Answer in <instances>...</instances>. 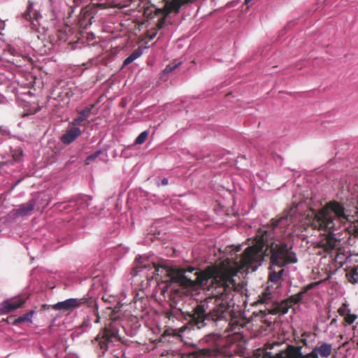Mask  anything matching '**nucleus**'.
I'll return each instance as SVG.
<instances>
[{
	"instance_id": "obj_7",
	"label": "nucleus",
	"mask_w": 358,
	"mask_h": 358,
	"mask_svg": "<svg viewBox=\"0 0 358 358\" xmlns=\"http://www.w3.org/2000/svg\"><path fill=\"white\" fill-rule=\"evenodd\" d=\"M262 354L263 358H319L315 352L313 350L310 353L303 355L299 349L293 346L290 347L289 350L285 353L277 354L275 357H271L268 352L259 349L255 353L256 356H261Z\"/></svg>"
},
{
	"instance_id": "obj_3",
	"label": "nucleus",
	"mask_w": 358,
	"mask_h": 358,
	"mask_svg": "<svg viewBox=\"0 0 358 358\" xmlns=\"http://www.w3.org/2000/svg\"><path fill=\"white\" fill-rule=\"evenodd\" d=\"M311 211V227L327 233V236L320 242V247L322 248L324 252L330 253L337 247L338 243L334 231L348 221L349 215L343 204L337 201L327 202L320 209Z\"/></svg>"
},
{
	"instance_id": "obj_27",
	"label": "nucleus",
	"mask_w": 358,
	"mask_h": 358,
	"mask_svg": "<svg viewBox=\"0 0 358 358\" xmlns=\"http://www.w3.org/2000/svg\"><path fill=\"white\" fill-rule=\"evenodd\" d=\"M338 312L340 315L345 317L348 313H350V310L348 308L346 303H343L342 306L338 308Z\"/></svg>"
},
{
	"instance_id": "obj_5",
	"label": "nucleus",
	"mask_w": 358,
	"mask_h": 358,
	"mask_svg": "<svg viewBox=\"0 0 358 358\" xmlns=\"http://www.w3.org/2000/svg\"><path fill=\"white\" fill-rule=\"evenodd\" d=\"M136 266L131 271V274L133 275H137L139 269L141 268H148L150 270H152V275L151 278H155L156 280L158 281V290L160 292V294L163 296L165 295L168 289L171 286L173 283H176L171 278V277L169 275H166V274L162 273L159 272V274H157V272L155 271L154 268H152V265H156L155 263L150 264L148 259L145 257H143L141 256H137L135 259Z\"/></svg>"
},
{
	"instance_id": "obj_19",
	"label": "nucleus",
	"mask_w": 358,
	"mask_h": 358,
	"mask_svg": "<svg viewBox=\"0 0 358 358\" xmlns=\"http://www.w3.org/2000/svg\"><path fill=\"white\" fill-rule=\"evenodd\" d=\"M311 287H313L312 284L309 285L306 288L304 289L303 291L300 292L299 293H298L296 294L292 295L290 297H289L288 299H287L286 301H287V303L290 305V308L293 305L298 303L302 299L303 294L305 292H306L308 291V289Z\"/></svg>"
},
{
	"instance_id": "obj_20",
	"label": "nucleus",
	"mask_w": 358,
	"mask_h": 358,
	"mask_svg": "<svg viewBox=\"0 0 358 358\" xmlns=\"http://www.w3.org/2000/svg\"><path fill=\"white\" fill-rule=\"evenodd\" d=\"M258 302L260 303L270 305V307L271 306V304L274 303L273 301V295L268 288L259 296Z\"/></svg>"
},
{
	"instance_id": "obj_18",
	"label": "nucleus",
	"mask_w": 358,
	"mask_h": 358,
	"mask_svg": "<svg viewBox=\"0 0 358 358\" xmlns=\"http://www.w3.org/2000/svg\"><path fill=\"white\" fill-rule=\"evenodd\" d=\"M35 199H31L27 203L21 205L19 208L16 210V213L19 215H29L35 207Z\"/></svg>"
},
{
	"instance_id": "obj_16",
	"label": "nucleus",
	"mask_w": 358,
	"mask_h": 358,
	"mask_svg": "<svg viewBox=\"0 0 358 358\" xmlns=\"http://www.w3.org/2000/svg\"><path fill=\"white\" fill-rule=\"evenodd\" d=\"M284 266H273V265L271 264L270 266V273H269V277H268V279L270 281L273 282H278L280 279H281V277L284 273V268H283Z\"/></svg>"
},
{
	"instance_id": "obj_8",
	"label": "nucleus",
	"mask_w": 358,
	"mask_h": 358,
	"mask_svg": "<svg viewBox=\"0 0 358 358\" xmlns=\"http://www.w3.org/2000/svg\"><path fill=\"white\" fill-rule=\"evenodd\" d=\"M183 0H172L170 2H167L163 10L154 8L156 15L162 14L163 16L157 22L158 29H162L165 24L166 17L171 13L175 12L178 13L180 10V7L184 5Z\"/></svg>"
},
{
	"instance_id": "obj_17",
	"label": "nucleus",
	"mask_w": 358,
	"mask_h": 358,
	"mask_svg": "<svg viewBox=\"0 0 358 358\" xmlns=\"http://www.w3.org/2000/svg\"><path fill=\"white\" fill-rule=\"evenodd\" d=\"M313 350L317 356L320 355V357L327 358L331 354L332 345L327 343H323L321 345L314 348Z\"/></svg>"
},
{
	"instance_id": "obj_4",
	"label": "nucleus",
	"mask_w": 358,
	"mask_h": 358,
	"mask_svg": "<svg viewBox=\"0 0 358 358\" xmlns=\"http://www.w3.org/2000/svg\"><path fill=\"white\" fill-rule=\"evenodd\" d=\"M232 292L215 297L217 300L219 299L221 301L217 303L208 313L206 312L204 305H197L192 313L187 314L185 318L188 320V324L196 327L197 329H201L206 325V321L227 322L229 320V330L231 331L239 330L244 326L245 322L243 320L232 317L230 310L231 305L228 301Z\"/></svg>"
},
{
	"instance_id": "obj_23",
	"label": "nucleus",
	"mask_w": 358,
	"mask_h": 358,
	"mask_svg": "<svg viewBox=\"0 0 358 358\" xmlns=\"http://www.w3.org/2000/svg\"><path fill=\"white\" fill-rule=\"evenodd\" d=\"M33 313V311H30L29 313H27L22 316H20L19 317L14 320L13 324H18L23 322H31Z\"/></svg>"
},
{
	"instance_id": "obj_44",
	"label": "nucleus",
	"mask_w": 358,
	"mask_h": 358,
	"mask_svg": "<svg viewBox=\"0 0 358 358\" xmlns=\"http://www.w3.org/2000/svg\"><path fill=\"white\" fill-rule=\"evenodd\" d=\"M357 345H358V342H357Z\"/></svg>"
},
{
	"instance_id": "obj_21",
	"label": "nucleus",
	"mask_w": 358,
	"mask_h": 358,
	"mask_svg": "<svg viewBox=\"0 0 358 358\" xmlns=\"http://www.w3.org/2000/svg\"><path fill=\"white\" fill-rule=\"evenodd\" d=\"M346 278L352 284L358 283V265L347 271Z\"/></svg>"
},
{
	"instance_id": "obj_22",
	"label": "nucleus",
	"mask_w": 358,
	"mask_h": 358,
	"mask_svg": "<svg viewBox=\"0 0 358 358\" xmlns=\"http://www.w3.org/2000/svg\"><path fill=\"white\" fill-rule=\"evenodd\" d=\"M211 355V351L208 348L198 349L190 354L191 358H208Z\"/></svg>"
},
{
	"instance_id": "obj_42",
	"label": "nucleus",
	"mask_w": 358,
	"mask_h": 358,
	"mask_svg": "<svg viewBox=\"0 0 358 358\" xmlns=\"http://www.w3.org/2000/svg\"><path fill=\"white\" fill-rule=\"evenodd\" d=\"M21 180H19L16 182V183L15 184V185H16L17 184H18L20 182Z\"/></svg>"
},
{
	"instance_id": "obj_29",
	"label": "nucleus",
	"mask_w": 358,
	"mask_h": 358,
	"mask_svg": "<svg viewBox=\"0 0 358 358\" xmlns=\"http://www.w3.org/2000/svg\"><path fill=\"white\" fill-rule=\"evenodd\" d=\"M142 54L141 50L138 48L137 50H135L129 56L132 58L133 61L138 58Z\"/></svg>"
},
{
	"instance_id": "obj_14",
	"label": "nucleus",
	"mask_w": 358,
	"mask_h": 358,
	"mask_svg": "<svg viewBox=\"0 0 358 358\" xmlns=\"http://www.w3.org/2000/svg\"><path fill=\"white\" fill-rule=\"evenodd\" d=\"M290 308V305L287 303V301L284 300L280 303L274 302L271 304V306L266 308L268 313L272 315L275 314H285Z\"/></svg>"
},
{
	"instance_id": "obj_34",
	"label": "nucleus",
	"mask_w": 358,
	"mask_h": 358,
	"mask_svg": "<svg viewBox=\"0 0 358 358\" xmlns=\"http://www.w3.org/2000/svg\"><path fill=\"white\" fill-rule=\"evenodd\" d=\"M87 200H88L87 196H83L80 199V200L78 201V204H81L83 203V201L86 202Z\"/></svg>"
},
{
	"instance_id": "obj_9",
	"label": "nucleus",
	"mask_w": 358,
	"mask_h": 358,
	"mask_svg": "<svg viewBox=\"0 0 358 358\" xmlns=\"http://www.w3.org/2000/svg\"><path fill=\"white\" fill-rule=\"evenodd\" d=\"M23 17L31 22V29L37 32H40V29L44 30L45 27L41 22L42 20L41 15L36 10L33 9V3L29 1L27 10L23 13Z\"/></svg>"
},
{
	"instance_id": "obj_32",
	"label": "nucleus",
	"mask_w": 358,
	"mask_h": 358,
	"mask_svg": "<svg viewBox=\"0 0 358 358\" xmlns=\"http://www.w3.org/2000/svg\"><path fill=\"white\" fill-rule=\"evenodd\" d=\"M134 62V61H133L132 58H131V57H130V56H129V57H127L124 59V62H123V64H124V66H127V65H128V64H131V62Z\"/></svg>"
},
{
	"instance_id": "obj_28",
	"label": "nucleus",
	"mask_w": 358,
	"mask_h": 358,
	"mask_svg": "<svg viewBox=\"0 0 358 358\" xmlns=\"http://www.w3.org/2000/svg\"><path fill=\"white\" fill-rule=\"evenodd\" d=\"M101 153V151L98 150L94 152L93 154L88 156L86 159V164H89L92 161L94 160L96 158H97L99 155Z\"/></svg>"
},
{
	"instance_id": "obj_25",
	"label": "nucleus",
	"mask_w": 358,
	"mask_h": 358,
	"mask_svg": "<svg viewBox=\"0 0 358 358\" xmlns=\"http://www.w3.org/2000/svg\"><path fill=\"white\" fill-rule=\"evenodd\" d=\"M159 29H158L157 24L156 28L149 29L147 31V32H146L147 37L149 38L150 40L153 39L156 36V35L157 34V31Z\"/></svg>"
},
{
	"instance_id": "obj_31",
	"label": "nucleus",
	"mask_w": 358,
	"mask_h": 358,
	"mask_svg": "<svg viewBox=\"0 0 358 358\" xmlns=\"http://www.w3.org/2000/svg\"><path fill=\"white\" fill-rule=\"evenodd\" d=\"M351 232L355 237H358V222L352 228Z\"/></svg>"
},
{
	"instance_id": "obj_37",
	"label": "nucleus",
	"mask_w": 358,
	"mask_h": 358,
	"mask_svg": "<svg viewBox=\"0 0 358 358\" xmlns=\"http://www.w3.org/2000/svg\"><path fill=\"white\" fill-rule=\"evenodd\" d=\"M96 319L95 322H96V323H99V322H100V316H99V313H96Z\"/></svg>"
},
{
	"instance_id": "obj_26",
	"label": "nucleus",
	"mask_w": 358,
	"mask_h": 358,
	"mask_svg": "<svg viewBox=\"0 0 358 358\" xmlns=\"http://www.w3.org/2000/svg\"><path fill=\"white\" fill-rule=\"evenodd\" d=\"M357 315H354V314H350V313H348L345 316V322L348 324H352L355 321V320L357 319Z\"/></svg>"
},
{
	"instance_id": "obj_43",
	"label": "nucleus",
	"mask_w": 358,
	"mask_h": 358,
	"mask_svg": "<svg viewBox=\"0 0 358 358\" xmlns=\"http://www.w3.org/2000/svg\"><path fill=\"white\" fill-rule=\"evenodd\" d=\"M130 3L133 2V1H136V0H129Z\"/></svg>"
},
{
	"instance_id": "obj_39",
	"label": "nucleus",
	"mask_w": 358,
	"mask_h": 358,
	"mask_svg": "<svg viewBox=\"0 0 358 358\" xmlns=\"http://www.w3.org/2000/svg\"><path fill=\"white\" fill-rule=\"evenodd\" d=\"M148 10H149V8L145 9V11H144V14H145V15H150V13H148Z\"/></svg>"
},
{
	"instance_id": "obj_15",
	"label": "nucleus",
	"mask_w": 358,
	"mask_h": 358,
	"mask_svg": "<svg viewBox=\"0 0 358 358\" xmlns=\"http://www.w3.org/2000/svg\"><path fill=\"white\" fill-rule=\"evenodd\" d=\"M93 108L94 105H92L90 107H86L83 110L79 111L78 117L74 119L71 122V124L73 126L81 125L82 122L85 121L90 116Z\"/></svg>"
},
{
	"instance_id": "obj_40",
	"label": "nucleus",
	"mask_w": 358,
	"mask_h": 358,
	"mask_svg": "<svg viewBox=\"0 0 358 358\" xmlns=\"http://www.w3.org/2000/svg\"><path fill=\"white\" fill-rule=\"evenodd\" d=\"M252 0H245V3H248L251 1Z\"/></svg>"
},
{
	"instance_id": "obj_1",
	"label": "nucleus",
	"mask_w": 358,
	"mask_h": 358,
	"mask_svg": "<svg viewBox=\"0 0 358 358\" xmlns=\"http://www.w3.org/2000/svg\"><path fill=\"white\" fill-rule=\"evenodd\" d=\"M152 268L157 274L161 272L171 276L173 282L185 289L199 287L214 298L234 292L238 287L235 279L238 273L236 262L229 259L200 271L193 267L173 269L154 264Z\"/></svg>"
},
{
	"instance_id": "obj_36",
	"label": "nucleus",
	"mask_w": 358,
	"mask_h": 358,
	"mask_svg": "<svg viewBox=\"0 0 358 358\" xmlns=\"http://www.w3.org/2000/svg\"><path fill=\"white\" fill-rule=\"evenodd\" d=\"M196 0H183L185 4H187V3H194V1H196Z\"/></svg>"
},
{
	"instance_id": "obj_13",
	"label": "nucleus",
	"mask_w": 358,
	"mask_h": 358,
	"mask_svg": "<svg viewBox=\"0 0 358 358\" xmlns=\"http://www.w3.org/2000/svg\"><path fill=\"white\" fill-rule=\"evenodd\" d=\"M81 133V130L79 127L71 124L66 133L62 136L61 141L65 144H69L74 141Z\"/></svg>"
},
{
	"instance_id": "obj_12",
	"label": "nucleus",
	"mask_w": 358,
	"mask_h": 358,
	"mask_svg": "<svg viewBox=\"0 0 358 358\" xmlns=\"http://www.w3.org/2000/svg\"><path fill=\"white\" fill-rule=\"evenodd\" d=\"M128 6V4L122 3H96L92 5H88L84 9V15L85 16L94 15L96 13V8H99L100 9H106L108 8H123Z\"/></svg>"
},
{
	"instance_id": "obj_11",
	"label": "nucleus",
	"mask_w": 358,
	"mask_h": 358,
	"mask_svg": "<svg viewBox=\"0 0 358 358\" xmlns=\"http://www.w3.org/2000/svg\"><path fill=\"white\" fill-rule=\"evenodd\" d=\"M25 302V299L16 297L3 301L0 304V315H5L20 308Z\"/></svg>"
},
{
	"instance_id": "obj_38",
	"label": "nucleus",
	"mask_w": 358,
	"mask_h": 358,
	"mask_svg": "<svg viewBox=\"0 0 358 358\" xmlns=\"http://www.w3.org/2000/svg\"><path fill=\"white\" fill-rule=\"evenodd\" d=\"M139 1L145 4H148V3H150V0H139Z\"/></svg>"
},
{
	"instance_id": "obj_2",
	"label": "nucleus",
	"mask_w": 358,
	"mask_h": 358,
	"mask_svg": "<svg viewBox=\"0 0 358 358\" xmlns=\"http://www.w3.org/2000/svg\"><path fill=\"white\" fill-rule=\"evenodd\" d=\"M279 220H272V229H259L255 238V244L248 247L241 255L240 265L236 262L238 271L245 268L255 271L263 262L270 250V263L273 266H285L297 262L296 253L292 251V246L285 242L273 241L272 230L278 225Z\"/></svg>"
},
{
	"instance_id": "obj_24",
	"label": "nucleus",
	"mask_w": 358,
	"mask_h": 358,
	"mask_svg": "<svg viewBox=\"0 0 358 358\" xmlns=\"http://www.w3.org/2000/svg\"><path fill=\"white\" fill-rule=\"evenodd\" d=\"M148 136V132L144 131L141 132L135 140V144L141 145L145 142Z\"/></svg>"
},
{
	"instance_id": "obj_10",
	"label": "nucleus",
	"mask_w": 358,
	"mask_h": 358,
	"mask_svg": "<svg viewBox=\"0 0 358 358\" xmlns=\"http://www.w3.org/2000/svg\"><path fill=\"white\" fill-rule=\"evenodd\" d=\"M87 302V299L85 298L69 299L53 305L52 308L57 310H71L73 308L80 307L81 305L85 304Z\"/></svg>"
},
{
	"instance_id": "obj_6",
	"label": "nucleus",
	"mask_w": 358,
	"mask_h": 358,
	"mask_svg": "<svg viewBox=\"0 0 358 358\" xmlns=\"http://www.w3.org/2000/svg\"><path fill=\"white\" fill-rule=\"evenodd\" d=\"M117 319L116 311L115 310H111L110 313V320L111 321L103 328L95 338V341L98 343L99 348L103 351V353L108 350V343L117 338V330L113 324V322Z\"/></svg>"
},
{
	"instance_id": "obj_33",
	"label": "nucleus",
	"mask_w": 358,
	"mask_h": 358,
	"mask_svg": "<svg viewBox=\"0 0 358 358\" xmlns=\"http://www.w3.org/2000/svg\"><path fill=\"white\" fill-rule=\"evenodd\" d=\"M20 157H21V153L18 154V155H14L13 156V161L14 162H17L20 160Z\"/></svg>"
},
{
	"instance_id": "obj_35",
	"label": "nucleus",
	"mask_w": 358,
	"mask_h": 358,
	"mask_svg": "<svg viewBox=\"0 0 358 358\" xmlns=\"http://www.w3.org/2000/svg\"><path fill=\"white\" fill-rule=\"evenodd\" d=\"M168 184V179L167 178H163L162 180V185H166Z\"/></svg>"
},
{
	"instance_id": "obj_41",
	"label": "nucleus",
	"mask_w": 358,
	"mask_h": 358,
	"mask_svg": "<svg viewBox=\"0 0 358 358\" xmlns=\"http://www.w3.org/2000/svg\"><path fill=\"white\" fill-rule=\"evenodd\" d=\"M8 164V162H6L1 163L0 164H1V165H3H3H6V164Z\"/></svg>"
},
{
	"instance_id": "obj_30",
	"label": "nucleus",
	"mask_w": 358,
	"mask_h": 358,
	"mask_svg": "<svg viewBox=\"0 0 358 358\" xmlns=\"http://www.w3.org/2000/svg\"><path fill=\"white\" fill-rule=\"evenodd\" d=\"M178 67L177 64H169L164 70V73L172 72Z\"/></svg>"
}]
</instances>
